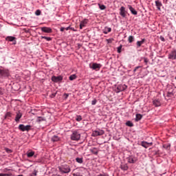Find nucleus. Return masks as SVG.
Wrapping results in <instances>:
<instances>
[{"label":"nucleus","mask_w":176,"mask_h":176,"mask_svg":"<svg viewBox=\"0 0 176 176\" xmlns=\"http://www.w3.org/2000/svg\"><path fill=\"white\" fill-rule=\"evenodd\" d=\"M58 168L60 174H68L71 173V167L67 164L59 166H58Z\"/></svg>","instance_id":"obj_1"},{"label":"nucleus","mask_w":176,"mask_h":176,"mask_svg":"<svg viewBox=\"0 0 176 176\" xmlns=\"http://www.w3.org/2000/svg\"><path fill=\"white\" fill-rule=\"evenodd\" d=\"M167 95L166 97H173L176 96V87H173V85H167Z\"/></svg>","instance_id":"obj_2"},{"label":"nucleus","mask_w":176,"mask_h":176,"mask_svg":"<svg viewBox=\"0 0 176 176\" xmlns=\"http://www.w3.org/2000/svg\"><path fill=\"white\" fill-rule=\"evenodd\" d=\"M10 76V72H9V69L2 68L0 69V79H5L6 78H9Z\"/></svg>","instance_id":"obj_3"},{"label":"nucleus","mask_w":176,"mask_h":176,"mask_svg":"<svg viewBox=\"0 0 176 176\" xmlns=\"http://www.w3.org/2000/svg\"><path fill=\"white\" fill-rule=\"evenodd\" d=\"M63 79H64V77L63 76H52L51 78V80L54 83H61L63 82Z\"/></svg>","instance_id":"obj_4"},{"label":"nucleus","mask_w":176,"mask_h":176,"mask_svg":"<svg viewBox=\"0 0 176 176\" xmlns=\"http://www.w3.org/2000/svg\"><path fill=\"white\" fill-rule=\"evenodd\" d=\"M71 140L72 141H79L80 140V133L76 131H74L71 135Z\"/></svg>","instance_id":"obj_5"},{"label":"nucleus","mask_w":176,"mask_h":176,"mask_svg":"<svg viewBox=\"0 0 176 176\" xmlns=\"http://www.w3.org/2000/svg\"><path fill=\"white\" fill-rule=\"evenodd\" d=\"M19 130H20V131H30V130H31V125H24L23 124H21L19 125L18 126Z\"/></svg>","instance_id":"obj_6"},{"label":"nucleus","mask_w":176,"mask_h":176,"mask_svg":"<svg viewBox=\"0 0 176 176\" xmlns=\"http://www.w3.org/2000/svg\"><path fill=\"white\" fill-rule=\"evenodd\" d=\"M127 89V85H118L117 88L115 89L116 93H120V91H124Z\"/></svg>","instance_id":"obj_7"},{"label":"nucleus","mask_w":176,"mask_h":176,"mask_svg":"<svg viewBox=\"0 0 176 176\" xmlns=\"http://www.w3.org/2000/svg\"><path fill=\"white\" fill-rule=\"evenodd\" d=\"M6 41L7 42H12V45L17 44V38L13 36H8L6 37Z\"/></svg>","instance_id":"obj_8"},{"label":"nucleus","mask_w":176,"mask_h":176,"mask_svg":"<svg viewBox=\"0 0 176 176\" xmlns=\"http://www.w3.org/2000/svg\"><path fill=\"white\" fill-rule=\"evenodd\" d=\"M26 156L29 159L31 157H34V159H36V157H38V155L35 154V151L32 150L28 151L26 153Z\"/></svg>","instance_id":"obj_9"},{"label":"nucleus","mask_w":176,"mask_h":176,"mask_svg":"<svg viewBox=\"0 0 176 176\" xmlns=\"http://www.w3.org/2000/svg\"><path fill=\"white\" fill-rule=\"evenodd\" d=\"M89 68L94 71H100L101 69V64L93 63L92 65H89Z\"/></svg>","instance_id":"obj_10"},{"label":"nucleus","mask_w":176,"mask_h":176,"mask_svg":"<svg viewBox=\"0 0 176 176\" xmlns=\"http://www.w3.org/2000/svg\"><path fill=\"white\" fill-rule=\"evenodd\" d=\"M126 159L128 163H130L131 164H134V163H137V161L138 160V158H137V157H135L134 155H130Z\"/></svg>","instance_id":"obj_11"},{"label":"nucleus","mask_w":176,"mask_h":176,"mask_svg":"<svg viewBox=\"0 0 176 176\" xmlns=\"http://www.w3.org/2000/svg\"><path fill=\"white\" fill-rule=\"evenodd\" d=\"M169 60H176V50H173L168 55Z\"/></svg>","instance_id":"obj_12"},{"label":"nucleus","mask_w":176,"mask_h":176,"mask_svg":"<svg viewBox=\"0 0 176 176\" xmlns=\"http://www.w3.org/2000/svg\"><path fill=\"white\" fill-rule=\"evenodd\" d=\"M42 32H45V34H52L53 32V30L52 28L49 27H43L41 28Z\"/></svg>","instance_id":"obj_13"},{"label":"nucleus","mask_w":176,"mask_h":176,"mask_svg":"<svg viewBox=\"0 0 176 176\" xmlns=\"http://www.w3.org/2000/svg\"><path fill=\"white\" fill-rule=\"evenodd\" d=\"M104 131L102 130H95L92 133L93 137H97L98 135H104Z\"/></svg>","instance_id":"obj_14"},{"label":"nucleus","mask_w":176,"mask_h":176,"mask_svg":"<svg viewBox=\"0 0 176 176\" xmlns=\"http://www.w3.org/2000/svg\"><path fill=\"white\" fill-rule=\"evenodd\" d=\"M126 8L124 6L120 7V16L123 17V18L126 17Z\"/></svg>","instance_id":"obj_15"},{"label":"nucleus","mask_w":176,"mask_h":176,"mask_svg":"<svg viewBox=\"0 0 176 176\" xmlns=\"http://www.w3.org/2000/svg\"><path fill=\"white\" fill-rule=\"evenodd\" d=\"M141 145H142V146H143V148H145L146 149H147V148H149V146L153 145V143L142 141L141 142Z\"/></svg>","instance_id":"obj_16"},{"label":"nucleus","mask_w":176,"mask_h":176,"mask_svg":"<svg viewBox=\"0 0 176 176\" xmlns=\"http://www.w3.org/2000/svg\"><path fill=\"white\" fill-rule=\"evenodd\" d=\"M88 23H89L88 19H84V20L81 21V22L80 23V30H83L84 27H86V25H87Z\"/></svg>","instance_id":"obj_17"},{"label":"nucleus","mask_w":176,"mask_h":176,"mask_svg":"<svg viewBox=\"0 0 176 176\" xmlns=\"http://www.w3.org/2000/svg\"><path fill=\"white\" fill-rule=\"evenodd\" d=\"M128 8L129 9L131 14H133V16H137V14H138V12H137V10H135V8H133L131 5H128Z\"/></svg>","instance_id":"obj_18"},{"label":"nucleus","mask_w":176,"mask_h":176,"mask_svg":"<svg viewBox=\"0 0 176 176\" xmlns=\"http://www.w3.org/2000/svg\"><path fill=\"white\" fill-rule=\"evenodd\" d=\"M155 6L160 12H162V6H163V4L162 3V1L159 0L155 1Z\"/></svg>","instance_id":"obj_19"},{"label":"nucleus","mask_w":176,"mask_h":176,"mask_svg":"<svg viewBox=\"0 0 176 176\" xmlns=\"http://www.w3.org/2000/svg\"><path fill=\"white\" fill-rule=\"evenodd\" d=\"M153 104L155 107H161L162 106V102H160V99H154L153 100Z\"/></svg>","instance_id":"obj_20"},{"label":"nucleus","mask_w":176,"mask_h":176,"mask_svg":"<svg viewBox=\"0 0 176 176\" xmlns=\"http://www.w3.org/2000/svg\"><path fill=\"white\" fill-rule=\"evenodd\" d=\"M23 116V113L19 111L16 113V117H15V122H20V119H21Z\"/></svg>","instance_id":"obj_21"},{"label":"nucleus","mask_w":176,"mask_h":176,"mask_svg":"<svg viewBox=\"0 0 176 176\" xmlns=\"http://www.w3.org/2000/svg\"><path fill=\"white\" fill-rule=\"evenodd\" d=\"M146 40L145 38H142L141 41H138L136 43L137 47H141L144 43H145V41Z\"/></svg>","instance_id":"obj_22"},{"label":"nucleus","mask_w":176,"mask_h":176,"mask_svg":"<svg viewBox=\"0 0 176 176\" xmlns=\"http://www.w3.org/2000/svg\"><path fill=\"white\" fill-rule=\"evenodd\" d=\"M51 141L52 142H58V141H60V137H58L57 135H54L51 138Z\"/></svg>","instance_id":"obj_23"},{"label":"nucleus","mask_w":176,"mask_h":176,"mask_svg":"<svg viewBox=\"0 0 176 176\" xmlns=\"http://www.w3.org/2000/svg\"><path fill=\"white\" fill-rule=\"evenodd\" d=\"M90 152L92 153V155H98V149L95 147H91L89 148Z\"/></svg>","instance_id":"obj_24"},{"label":"nucleus","mask_w":176,"mask_h":176,"mask_svg":"<svg viewBox=\"0 0 176 176\" xmlns=\"http://www.w3.org/2000/svg\"><path fill=\"white\" fill-rule=\"evenodd\" d=\"M45 121H46V118L45 117H42V116L37 117V119H36L37 123H41V122H45Z\"/></svg>","instance_id":"obj_25"},{"label":"nucleus","mask_w":176,"mask_h":176,"mask_svg":"<svg viewBox=\"0 0 176 176\" xmlns=\"http://www.w3.org/2000/svg\"><path fill=\"white\" fill-rule=\"evenodd\" d=\"M120 168L122 170V171H127V170H129V166H127L126 164H121Z\"/></svg>","instance_id":"obj_26"},{"label":"nucleus","mask_w":176,"mask_h":176,"mask_svg":"<svg viewBox=\"0 0 176 176\" xmlns=\"http://www.w3.org/2000/svg\"><path fill=\"white\" fill-rule=\"evenodd\" d=\"M111 31H112V28L105 27L104 29L103 30V34H107L111 32Z\"/></svg>","instance_id":"obj_27"},{"label":"nucleus","mask_w":176,"mask_h":176,"mask_svg":"<svg viewBox=\"0 0 176 176\" xmlns=\"http://www.w3.org/2000/svg\"><path fill=\"white\" fill-rule=\"evenodd\" d=\"M142 119V115L137 113L135 116V122H140Z\"/></svg>","instance_id":"obj_28"},{"label":"nucleus","mask_w":176,"mask_h":176,"mask_svg":"<svg viewBox=\"0 0 176 176\" xmlns=\"http://www.w3.org/2000/svg\"><path fill=\"white\" fill-rule=\"evenodd\" d=\"M12 113L10 111H8L7 113H6L5 116H4V119H8V118H12Z\"/></svg>","instance_id":"obj_29"},{"label":"nucleus","mask_w":176,"mask_h":176,"mask_svg":"<svg viewBox=\"0 0 176 176\" xmlns=\"http://www.w3.org/2000/svg\"><path fill=\"white\" fill-rule=\"evenodd\" d=\"M163 148H164V149L169 151L170 148H171V144L166 143L163 144Z\"/></svg>","instance_id":"obj_30"},{"label":"nucleus","mask_w":176,"mask_h":176,"mask_svg":"<svg viewBox=\"0 0 176 176\" xmlns=\"http://www.w3.org/2000/svg\"><path fill=\"white\" fill-rule=\"evenodd\" d=\"M126 126H127L128 127H133L134 126V124L133 123V122L129 120L125 123Z\"/></svg>","instance_id":"obj_31"},{"label":"nucleus","mask_w":176,"mask_h":176,"mask_svg":"<svg viewBox=\"0 0 176 176\" xmlns=\"http://www.w3.org/2000/svg\"><path fill=\"white\" fill-rule=\"evenodd\" d=\"M134 36H129L128 38V42L129 43H133V42H134Z\"/></svg>","instance_id":"obj_32"},{"label":"nucleus","mask_w":176,"mask_h":176,"mask_svg":"<svg viewBox=\"0 0 176 176\" xmlns=\"http://www.w3.org/2000/svg\"><path fill=\"white\" fill-rule=\"evenodd\" d=\"M76 162H77V163H79L80 164H81V163H83V158L76 157Z\"/></svg>","instance_id":"obj_33"},{"label":"nucleus","mask_w":176,"mask_h":176,"mask_svg":"<svg viewBox=\"0 0 176 176\" xmlns=\"http://www.w3.org/2000/svg\"><path fill=\"white\" fill-rule=\"evenodd\" d=\"M98 6L100 10H105V9H107V6H105L104 4H98Z\"/></svg>","instance_id":"obj_34"},{"label":"nucleus","mask_w":176,"mask_h":176,"mask_svg":"<svg viewBox=\"0 0 176 176\" xmlns=\"http://www.w3.org/2000/svg\"><path fill=\"white\" fill-rule=\"evenodd\" d=\"M69 80H75L76 79V74H72L69 77Z\"/></svg>","instance_id":"obj_35"},{"label":"nucleus","mask_w":176,"mask_h":176,"mask_svg":"<svg viewBox=\"0 0 176 176\" xmlns=\"http://www.w3.org/2000/svg\"><path fill=\"white\" fill-rule=\"evenodd\" d=\"M41 39H46L47 42L52 41V37H47L45 36H41Z\"/></svg>","instance_id":"obj_36"},{"label":"nucleus","mask_w":176,"mask_h":176,"mask_svg":"<svg viewBox=\"0 0 176 176\" xmlns=\"http://www.w3.org/2000/svg\"><path fill=\"white\" fill-rule=\"evenodd\" d=\"M123 47V45H120V46H118L117 47V52L118 53H122V47Z\"/></svg>","instance_id":"obj_37"},{"label":"nucleus","mask_w":176,"mask_h":176,"mask_svg":"<svg viewBox=\"0 0 176 176\" xmlns=\"http://www.w3.org/2000/svg\"><path fill=\"white\" fill-rule=\"evenodd\" d=\"M41 13H42V11H41V10H36L35 12L36 16H41Z\"/></svg>","instance_id":"obj_38"},{"label":"nucleus","mask_w":176,"mask_h":176,"mask_svg":"<svg viewBox=\"0 0 176 176\" xmlns=\"http://www.w3.org/2000/svg\"><path fill=\"white\" fill-rule=\"evenodd\" d=\"M5 151L7 153H13V150L10 149L9 148H6Z\"/></svg>","instance_id":"obj_39"},{"label":"nucleus","mask_w":176,"mask_h":176,"mask_svg":"<svg viewBox=\"0 0 176 176\" xmlns=\"http://www.w3.org/2000/svg\"><path fill=\"white\" fill-rule=\"evenodd\" d=\"M4 93H5V89L1 87H0V96H3Z\"/></svg>","instance_id":"obj_40"},{"label":"nucleus","mask_w":176,"mask_h":176,"mask_svg":"<svg viewBox=\"0 0 176 176\" xmlns=\"http://www.w3.org/2000/svg\"><path fill=\"white\" fill-rule=\"evenodd\" d=\"M76 120L77 122H80L82 120V116H76Z\"/></svg>","instance_id":"obj_41"},{"label":"nucleus","mask_w":176,"mask_h":176,"mask_svg":"<svg viewBox=\"0 0 176 176\" xmlns=\"http://www.w3.org/2000/svg\"><path fill=\"white\" fill-rule=\"evenodd\" d=\"M113 41H115V39H113V38H111L107 39L106 42H107V43H112Z\"/></svg>","instance_id":"obj_42"},{"label":"nucleus","mask_w":176,"mask_h":176,"mask_svg":"<svg viewBox=\"0 0 176 176\" xmlns=\"http://www.w3.org/2000/svg\"><path fill=\"white\" fill-rule=\"evenodd\" d=\"M144 62L145 63L146 65H148V63H149V59L146 57H144Z\"/></svg>","instance_id":"obj_43"},{"label":"nucleus","mask_w":176,"mask_h":176,"mask_svg":"<svg viewBox=\"0 0 176 176\" xmlns=\"http://www.w3.org/2000/svg\"><path fill=\"white\" fill-rule=\"evenodd\" d=\"M12 173H0V176H12Z\"/></svg>","instance_id":"obj_44"},{"label":"nucleus","mask_w":176,"mask_h":176,"mask_svg":"<svg viewBox=\"0 0 176 176\" xmlns=\"http://www.w3.org/2000/svg\"><path fill=\"white\" fill-rule=\"evenodd\" d=\"M96 176H109V175L107 173H100L97 175Z\"/></svg>","instance_id":"obj_45"},{"label":"nucleus","mask_w":176,"mask_h":176,"mask_svg":"<svg viewBox=\"0 0 176 176\" xmlns=\"http://www.w3.org/2000/svg\"><path fill=\"white\" fill-rule=\"evenodd\" d=\"M38 171L36 170H34L32 174L30 175V176H36Z\"/></svg>","instance_id":"obj_46"},{"label":"nucleus","mask_w":176,"mask_h":176,"mask_svg":"<svg viewBox=\"0 0 176 176\" xmlns=\"http://www.w3.org/2000/svg\"><path fill=\"white\" fill-rule=\"evenodd\" d=\"M56 96H57V92L52 93V94L50 96V97L51 98H54V97H56Z\"/></svg>","instance_id":"obj_47"},{"label":"nucleus","mask_w":176,"mask_h":176,"mask_svg":"<svg viewBox=\"0 0 176 176\" xmlns=\"http://www.w3.org/2000/svg\"><path fill=\"white\" fill-rule=\"evenodd\" d=\"M63 97H64L65 100H67V98H68V97H69V94H64Z\"/></svg>","instance_id":"obj_48"},{"label":"nucleus","mask_w":176,"mask_h":176,"mask_svg":"<svg viewBox=\"0 0 176 176\" xmlns=\"http://www.w3.org/2000/svg\"><path fill=\"white\" fill-rule=\"evenodd\" d=\"M96 104H97V99H94L91 101V105H96Z\"/></svg>","instance_id":"obj_49"},{"label":"nucleus","mask_w":176,"mask_h":176,"mask_svg":"<svg viewBox=\"0 0 176 176\" xmlns=\"http://www.w3.org/2000/svg\"><path fill=\"white\" fill-rule=\"evenodd\" d=\"M160 41H162V42H166V39L164 38V37L163 36H160Z\"/></svg>","instance_id":"obj_50"},{"label":"nucleus","mask_w":176,"mask_h":176,"mask_svg":"<svg viewBox=\"0 0 176 176\" xmlns=\"http://www.w3.org/2000/svg\"><path fill=\"white\" fill-rule=\"evenodd\" d=\"M65 30L66 31H68V30H72V27H71V25H69V27L65 28Z\"/></svg>","instance_id":"obj_51"},{"label":"nucleus","mask_w":176,"mask_h":176,"mask_svg":"<svg viewBox=\"0 0 176 176\" xmlns=\"http://www.w3.org/2000/svg\"><path fill=\"white\" fill-rule=\"evenodd\" d=\"M139 68H141V66L135 67V69H133V72H136L137 69H138Z\"/></svg>","instance_id":"obj_52"},{"label":"nucleus","mask_w":176,"mask_h":176,"mask_svg":"<svg viewBox=\"0 0 176 176\" xmlns=\"http://www.w3.org/2000/svg\"><path fill=\"white\" fill-rule=\"evenodd\" d=\"M65 30V28H64V27H62V28H60V32H64V30Z\"/></svg>","instance_id":"obj_53"},{"label":"nucleus","mask_w":176,"mask_h":176,"mask_svg":"<svg viewBox=\"0 0 176 176\" xmlns=\"http://www.w3.org/2000/svg\"><path fill=\"white\" fill-rule=\"evenodd\" d=\"M70 30H71L72 31H74V32L76 31V30H75V28H72V29H70Z\"/></svg>","instance_id":"obj_54"},{"label":"nucleus","mask_w":176,"mask_h":176,"mask_svg":"<svg viewBox=\"0 0 176 176\" xmlns=\"http://www.w3.org/2000/svg\"><path fill=\"white\" fill-rule=\"evenodd\" d=\"M18 176H23V175H19Z\"/></svg>","instance_id":"obj_55"}]
</instances>
